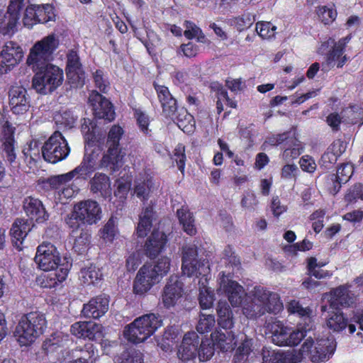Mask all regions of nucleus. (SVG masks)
I'll use <instances>...</instances> for the list:
<instances>
[{
  "label": "nucleus",
  "mask_w": 363,
  "mask_h": 363,
  "mask_svg": "<svg viewBox=\"0 0 363 363\" xmlns=\"http://www.w3.org/2000/svg\"><path fill=\"white\" fill-rule=\"evenodd\" d=\"M350 40V36H347L340 39L335 44L333 49L327 56V63L330 66L337 65V67H342L347 60L346 55H343V51L346 44Z\"/></svg>",
  "instance_id": "c756f323"
},
{
  "label": "nucleus",
  "mask_w": 363,
  "mask_h": 363,
  "mask_svg": "<svg viewBox=\"0 0 363 363\" xmlns=\"http://www.w3.org/2000/svg\"><path fill=\"white\" fill-rule=\"evenodd\" d=\"M172 118L177 121L178 127L184 133H191L194 132L195 128L194 117L186 109L181 108L177 113L175 112Z\"/></svg>",
  "instance_id": "e433bc0d"
},
{
  "label": "nucleus",
  "mask_w": 363,
  "mask_h": 363,
  "mask_svg": "<svg viewBox=\"0 0 363 363\" xmlns=\"http://www.w3.org/2000/svg\"><path fill=\"white\" fill-rule=\"evenodd\" d=\"M335 350L334 338L317 339L315 342L311 337L307 338L301 348L303 358L308 357L313 362H324L330 359Z\"/></svg>",
  "instance_id": "6e6552de"
},
{
  "label": "nucleus",
  "mask_w": 363,
  "mask_h": 363,
  "mask_svg": "<svg viewBox=\"0 0 363 363\" xmlns=\"http://www.w3.org/2000/svg\"><path fill=\"white\" fill-rule=\"evenodd\" d=\"M219 276V291L226 294L232 306H239L245 294L243 287L238 282L229 279L224 272H220Z\"/></svg>",
  "instance_id": "aec40b11"
},
{
  "label": "nucleus",
  "mask_w": 363,
  "mask_h": 363,
  "mask_svg": "<svg viewBox=\"0 0 363 363\" xmlns=\"http://www.w3.org/2000/svg\"><path fill=\"white\" fill-rule=\"evenodd\" d=\"M199 344V335L195 332H189L183 337L177 355L182 361H188L196 357L198 345Z\"/></svg>",
  "instance_id": "412c9836"
},
{
  "label": "nucleus",
  "mask_w": 363,
  "mask_h": 363,
  "mask_svg": "<svg viewBox=\"0 0 363 363\" xmlns=\"http://www.w3.org/2000/svg\"><path fill=\"white\" fill-rule=\"evenodd\" d=\"M357 199L363 200V184H357L349 189L348 192L345 194V199L348 203H353Z\"/></svg>",
  "instance_id": "774afa93"
},
{
  "label": "nucleus",
  "mask_w": 363,
  "mask_h": 363,
  "mask_svg": "<svg viewBox=\"0 0 363 363\" xmlns=\"http://www.w3.org/2000/svg\"><path fill=\"white\" fill-rule=\"evenodd\" d=\"M1 150L7 161L12 164L15 162L16 155L14 147L13 128L8 122L2 127L0 134Z\"/></svg>",
  "instance_id": "5701e85b"
},
{
  "label": "nucleus",
  "mask_w": 363,
  "mask_h": 363,
  "mask_svg": "<svg viewBox=\"0 0 363 363\" xmlns=\"http://www.w3.org/2000/svg\"><path fill=\"white\" fill-rule=\"evenodd\" d=\"M335 310L328 312V314L325 317L326 325L330 330L335 332H340L347 327L348 323L343 313L337 309Z\"/></svg>",
  "instance_id": "4c0bfd02"
},
{
  "label": "nucleus",
  "mask_w": 363,
  "mask_h": 363,
  "mask_svg": "<svg viewBox=\"0 0 363 363\" xmlns=\"http://www.w3.org/2000/svg\"><path fill=\"white\" fill-rule=\"evenodd\" d=\"M153 215V208L150 206H147L142 212L137 228V234L139 237L143 238L147 235L152 226Z\"/></svg>",
  "instance_id": "ea45409f"
},
{
  "label": "nucleus",
  "mask_w": 363,
  "mask_h": 363,
  "mask_svg": "<svg viewBox=\"0 0 363 363\" xmlns=\"http://www.w3.org/2000/svg\"><path fill=\"white\" fill-rule=\"evenodd\" d=\"M197 249L194 245H187L182 248V271L189 277L195 276L199 279V303L202 309L211 308L213 303V291L207 287L210 279V267L206 259H197Z\"/></svg>",
  "instance_id": "f257e3e1"
},
{
  "label": "nucleus",
  "mask_w": 363,
  "mask_h": 363,
  "mask_svg": "<svg viewBox=\"0 0 363 363\" xmlns=\"http://www.w3.org/2000/svg\"><path fill=\"white\" fill-rule=\"evenodd\" d=\"M67 76L69 83L73 87H81L84 84V72L77 52L70 50L67 54Z\"/></svg>",
  "instance_id": "a211bd4d"
},
{
  "label": "nucleus",
  "mask_w": 363,
  "mask_h": 363,
  "mask_svg": "<svg viewBox=\"0 0 363 363\" xmlns=\"http://www.w3.org/2000/svg\"><path fill=\"white\" fill-rule=\"evenodd\" d=\"M116 189L114 191L116 196L125 199L130 188V178L122 177L116 182Z\"/></svg>",
  "instance_id": "13d9d810"
},
{
  "label": "nucleus",
  "mask_w": 363,
  "mask_h": 363,
  "mask_svg": "<svg viewBox=\"0 0 363 363\" xmlns=\"http://www.w3.org/2000/svg\"><path fill=\"white\" fill-rule=\"evenodd\" d=\"M284 145L281 157L286 162H290L297 158L303 152L304 149L301 142L294 137H291Z\"/></svg>",
  "instance_id": "f704fd0d"
},
{
  "label": "nucleus",
  "mask_w": 363,
  "mask_h": 363,
  "mask_svg": "<svg viewBox=\"0 0 363 363\" xmlns=\"http://www.w3.org/2000/svg\"><path fill=\"white\" fill-rule=\"evenodd\" d=\"M184 294V283L177 275H172L164 286L161 301L166 308L175 306L181 302Z\"/></svg>",
  "instance_id": "4468645a"
},
{
  "label": "nucleus",
  "mask_w": 363,
  "mask_h": 363,
  "mask_svg": "<svg viewBox=\"0 0 363 363\" xmlns=\"http://www.w3.org/2000/svg\"><path fill=\"white\" fill-rule=\"evenodd\" d=\"M72 264L65 257L63 263L57 269L50 271V273L44 276L43 286L45 288H53L58 284L64 281L69 272Z\"/></svg>",
  "instance_id": "a878e982"
},
{
  "label": "nucleus",
  "mask_w": 363,
  "mask_h": 363,
  "mask_svg": "<svg viewBox=\"0 0 363 363\" xmlns=\"http://www.w3.org/2000/svg\"><path fill=\"white\" fill-rule=\"evenodd\" d=\"M349 287L347 285H342L330 293L324 294L321 311L328 312V306L332 309H337L339 306H351L355 301V296L350 291Z\"/></svg>",
  "instance_id": "9b49d317"
},
{
  "label": "nucleus",
  "mask_w": 363,
  "mask_h": 363,
  "mask_svg": "<svg viewBox=\"0 0 363 363\" xmlns=\"http://www.w3.org/2000/svg\"><path fill=\"white\" fill-rule=\"evenodd\" d=\"M87 325L88 330L86 331L84 338L92 340H101L103 336L102 325L92 322H87Z\"/></svg>",
  "instance_id": "0e129e2a"
},
{
  "label": "nucleus",
  "mask_w": 363,
  "mask_h": 363,
  "mask_svg": "<svg viewBox=\"0 0 363 363\" xmlns=\"http://www.w3.org/2000/svg\"><path fill=\"white\" fill-rule=\"evenodd\" d=\"M89 101L96 118H102L108 122L115 118V112L111 103L99 93L93 91L89 97Z\"/></svg>",
  "instance_id": "6ab92c4d"
},
{
  "label": "nucleus",
  "mask_w": 363,
  "mask_h": 363,
  "mask_svg": "<svg viewBox=\"0 0 363 363\" xmlns=\"http://www.w3.org/2000/svg\"><path fill=\"white\" fill-rule=\"evenodd\" d=\"M186 158L184 145L178 144L174 150L172 159L177 162L182 173L184 172Z\"/></svg>",
  "instance_id": "052dcab7"
},
{
  "label": "nucleus",
  "mask_w": 363,
  "mask_h": 363,
  "mask_svg": "<svg viewBox=\"0 0 363 363\" xmlns=\"http://www.w3.org/2000/svg\"><path fill=\"white\" fill-rule=\"evenodd\" d=\"M283 309L279 295L267 289L257 286L246 294L242 310L249 319H256L266 313H278Z\"/></svg>",
  "instance_id": "f03ea898"
},
{
  "label": "nucleus",
  "mask_w": 363,
  "mask_h": 363,
  "mask_svg": "<svg viewBox=\"0 0 363 363\" xmlns=\"http://www.w3.org/2000/svg\"><path fill=\"white\" fill-rule=\"evenodd\" d=\"M354 172V167L352 163L342 164L337 171V179L338 182L346 183Z\"/></svg>",
  "instance_id": "680f3d73"
},
{
  "label": "nucleus",
  "mask_w": 363,
  "mask_h": 363,
  "mask_svg": "<svg viewBox=\"0 0 363 363\" xmlns=\"http://www.w3.org/2000/svg\"><path fill=\"white\" fill-rule=\"evenodd\" d=\"M19 16L9 12L7 9L6 13H0V31L4 35H11L14 33Z\"/></svg>",
  "instance_id": "58836bf2"
},
{
  "label": "nucleus",
  "mask_w": 363,
  "mask_h": 363,
  "mask_svg": "<svg viewBox=\"0 0 363 363\" xmlns=\"http://www.w3.org/2000/svg\"><path fill=\"white\" fill-rule=\"evenodd\" d=\"M185 30L184 32V36L188 39L196 38L199 42H204L205 35H203L201 29L198 27L194 23L191 21H185L184 23Z\"/></svg>",
  "instance_id": "603ef678"
},
{
  "label": "nucleus",
  "mask_w": 363,
  "mask_h": 363,
  "mask_svg": "<svg viewBox=\"0 0 363 363\" xmlns=\"http://www.w3.org/2000/svg\"><path fill=\"white\" fill-rule=\"evenodd\" d=\"M59 45L57 37L51 34L36 42L31 48L26 62L33 72L51 65L52 55Z\"/></svg>",
  "instance_id": "39448f33"
},
{
  "label": "nucleus",
  "mask_w": 363,
  "mask_h": 363,
  "mask_svg": "<svg viewBox=\"0 0 363 363\" xmlns=\"http://www.w3.org/2000/svg\"><path fill=\"white\" fill-rule=\"evenodd\" d=\"M124 131L122 127L114 125L108 133L106 146L107 152L100 160V167L109 168L111 172L118 170L123 164L125 152L119 146L120 140Z\"/></svg>",
  "instance_id": "423d86ee"
},
{
  "label": "nucleus",
  "mask_w": 363,
  "mask_h": 363,
  "mask_svg": "<svg viewBox=\"0 0 363 363\" xmlns=\"http://www.w3.org/2000/svg\"><path fill=\"white\" fill-rule=\"evenodd\" d=\"M34 72L32 86L38 93L42 94L52 93L64 82L63 70L54 65H47Z\"/></svg>",
  "instance_id": "0eeeda50"
},
{
  "label": "nucleus",
  "mask_w": 363,
  "mask_h": 363,
  "mask_svg": "<svg viewBox=\"0 0 363 363\" xmlns=\"http://www.w3.org/2000/svg\"><path fill=\"white\" fill-rule=\"evenodd\" d=\"M97 169L110 170L109 168L100 167L99 150H92L90 152L86 150L81 163L73 170L65 173V174L69 182L75 177L78 179L86 180Z\"/></svg>",
  "instance_id": "f8f14e48"
},
{
  "label": "nucleus",
  "mask_w": 363,
  "mask_h": 363,
  "mask_svg": "<svg viewBox=\"0 0 363 363\" xmlns=\"http://www.w3.org/2000/svg\"><path fill=\"white\" fill-rule=\"evenodd\" d=\"M90 190L93 193H100L105 199L111 196L110 178L104 173H96L90 179Z\"/></svg>",
  "instance_id": "c85d7f7f"
},
{
  "label": "nucleus",
  "mask_w": 363,
  "mask_h": 363,
  "mask_svg": "<svg viewBox=\"0 0 363 363\" xmlns=\"http://www.w3.org/2000/svg\"><path fill=\"white\" fill-rule=\"evenodd\" d=\"M118 233L116 218L111 217L101 230V238L106 241H113Z\"/></svg>",
  "instance_id": "6e6d98bb"
},
{
  "label": "nucleus",
  "mask_w": 363,
  "mask_h": 363,
  "mask_svg": "<svg viewBox=\"0 0 363 363\" xmlns=\"http://www.w3.org/2000/svg\"><path fill=\"white\" fill-rule=\"evenodd\" d=\"M252 340L245 339L238 346L234 355L235 362H241L247 359L248 355L252 351Z\"/></svg>",
  "instance_id": "864d4df0"
},
{
  "label": "nucleus",
  "mask_w": 363,
  "mask_h": 363,
  "mask_svg": "<svg viewBox=\"0 0 363 363\" xmlns=\"http://www.w3.org/2000/svg\"><path fill=\"white\" fill-rule=\"evenodd\" d=\"M343 122L355 124L363 120V109L358 106H352L342 111Z\"/></svg>",
  "instance_id": "de8ad7c7"
},
{
  "label": "nucleus",
  "mask_w": 363,
  "mask_h": 363,
  "mask_svg": "<svg viewBox=\"0 0 363 363\" xmlns=\"http://www.w3.org/2000/svg\"><path fill=\"white\" fill-rule=\"evenodd\" d=\"M101 217L102 210L99 203L88 199L74 205L73 212L67 223L71 227H74V220L80 221L83 224L93 225L98 223Z\"/></svg>",
  "instance_id": "1a4fd4ad"
},
{
  "label": "nucleus",
  "mask_w": 363,
  "mask_h": 363,
  "mask_svg": "<svg viewBox=\"0 0 363 363\" xmlns=\"http://www.w3.org/2000/svg\"><path fill=\"white\" fill-rule=\"evenodd\" d=\"M177 216L184 230L189 235L196 233L194 218L193 214L186 208H181L177 210Z\"/></svg>",
  "instance_id": "37998d69"
},
{
  "label": "nucleus",
  "mask_w": 363,
  "mask_h": 363,
  "mask_svg": "<svg viewBox=\"0 0 363 363\" xmlns=\"http://www.w3.org/2000/svg\"><path fill=\"white\" fill-rule=\"evenodd\" d=\"M215 323V318L213 315L201 313L196 330L201 334L208 333L214 327Z\"/></svg>",
  "instance_id": "bf43d9fd"
},
{
  "label": "nucleus",
  "mask_w": 363,
  "mask_h": 363,
  "mask_svg": "<svg viewBox=\"0 0 363 363\" xmlns=\"http://www.w3.org/2000/svg\"><path fill=\"white\" fill-rule=\"evenodd\" d=\"M77 118L72 111L65 110L56 113L54 120L59 128L69 129L74 127Z\"/></svg>",
  "instance_id": "a18cd8bd"
},
{
  "label": "nucleus",
  "mask_w": 363,
  "mask_h": 363,
  "mask_svg": "<svg viewBox=\"0 0 363 363\" xmlns=\"http://www.w3.org/2000/svg\"><path fill=\"white\" fill-rule=\"evenodd\" d=\"M316 258L315 257H310L308 259V275L313 276L316 279H323L328 277H330L331 274L327 271H324L320 268H315Z\"/></svg>",
  "instance_id": "e2e57ef3"
},
{
  "label": "nucleus",
  "mask_w": 363,
  "mask_h": 363,
  "mask_svg": "<svg viewBox=\"0 0 363 363\" xmlns=\"http://www.w3.org/2000/svg\"><path fill=\"white\" fill-rule=\"evenodd\" d=\"M116 363H143V358L136 351L125 352L117 359Z\"/></svg>",
  "instance_id": "338daca9"
},
{
  "label": "nucleus",
  "mask_w": 363,
  "mask_h": 363,
  "mask_svg": "<svg viewBox=\"0 0 363 363\" xmlns=\"http://www.w3.org/2000/svg\"><path fill=\"white\" fill-rule=\"evenodd\" d=\"M212 341L206 339L202 340L199 348L198 349L197 354L199 360L206 362L210 359L214 354V346Z\"/></svg>",
  "instance_id": "5fc2aeb1"
},
{
  "label": "nucleus",
  "mask_w": 363,
  "mask_h": 363,
  "mask_svg": "<svg viewBox=\"0 0 363 363\" xmlns=\"http://www.w3.org/2000/svg\"><path fill=\"white\" fill-rule=\"evenodd\" d=\"M35 262L43 271H52L63 263L55 246L47 242L38 247Z\"/></svg>",
  "instance_id": "ddd939ff"
},
{
  "label": "nucleus",
  "mask_w": 363,
  "mask_h": 363,
  "mask_svg": "<svg viewBox=\"0 0 363 363\" xmlns=\"http://www.w3.org/2000/svg\"><path fill=\"white\" fill-rule=\"evenodd\" d=\"M102 279V273L94 264H90L81 269L79 279L85 286L95 285Z\"/></svg>",
  "instance_id": "473e14b6"
},
{
  "label": "nucleus",
  "mask_w": 363,
  "mask_h": 363,
  "mask_svg": "<svg viewBox=\"0 0 363 363\" xmlns=\"http://www.w3.org/2000/svg\"><path fill=\"white\" fill-rule=\"evenodd\" d=\"M23 57L21 48L13 41L5 43L0 54V73L6 74L17 65Z\"/></svg>",
  "instance_id": "2eb2a0df"
},
{
  "label": "nucleus",
  "mask_w": 363,
  "mask_h": 363,
  "mask_svg": "<svg viewBox=\"0 0 363 363\" xmlns=\"http://www.w3.org/2000/svg\"><path fill=\"white\" fill-rule=\"evenodd\" d=\"M171 266V259L167 256L159 258L154 264H152V269L157 274L156 275L161 280L169 272Z\"/></svg>",
  "instance_id": "3c124183"
},
{
  "label": "nucleus",
  "mask_w": 363,
  "mask_h": 363,
  "mask_svg": "<svg viewBox=\"0 0 363 363\" xmlns=\"http://www.w3.org/2000/svg\"><path fill=\"white\" fill-rule=\"evenodd\" d=\"M9 106L14 114L23 115L30 107V98L26 88L15 85L11 87L9 92Z\"/></svg>",
  "instance_id": "f3484780"
},
{
  "label": "nucleus",
  "mask_w": 363,
  "mask_h": 363,
  "mask_svg": "<svg viewBox=\"0 0 363 363\" xmlns=\"http://www.w3.org/2000/svg\"><path fill=\"white\" fill-rule=\"evenodd\" d=\"M76 352H79L76 356L77 359L84 363H95L99 355L98 351L92 343H86L83 347H77Z\"/></svg>",
  "instance_id": "79ce46f5"
},
{
  "label": "nucleus",
  "mask_w": 363,
  "mask_h": 363,
  "mask_svg": "<svg viewBox=\"0 0 363 363\" xmlns=\"http://www.w3.org/2000/svg\"><path fill=\"white\" fill-rule=\"evenodd\" d=\"M312 329V324L309 323H304L298 325L297 329L291 332L287 336L286 343L285 346H294L297 345L301 340L306 335L308 331Z\"/></svg>",
  "instance_id": "c03bdc74"
},
{
  "label": "nucleus",
  "mask_w": 363,
  "mask_h": 363,
  "mask_svg": "<svg viewBox=\"0 0 363 363\" xmlns=\"http://www.w3.org/2000/svg\"><path fill=\"white\" fill-rule=\"evenodd\" d=\"M47 327V320L43 313L30 312L20 319L14 335L21 345H28L33 342L42 335Z\"/></svg>",
  "instance_id": "7ed1b4c3"
},
{
  "label": "nucleus",
  "mask_w": 363,
  "mask_h": 363,
  "mask_svg": "<svg viewBox=\"0 0 363 363\" xmlns=\"http://www.w3.org/2000/svg\"><path fill=\"white\" fill-rule=\"evenodd\" d=\"M211 341L213 345L223 352L231 351L235 345V335L230 331L223 333L218 330L213 333Z\"/></svg>",
  "instance_id": "7c9ffc66"
},
{
  "label": "nucleus",
  "mask_w": 363,
  "mask_h": 363,
  "mask_svg": "<svg viewBox=\"0 0 363 363\" xmlns=\"http://www.w3.org/2000/svg\"><path fill=\"white\" fill-rule=\"evenodd\" d=\"M218 322L220 327L230 329L233 325V313L225 302H220L218 306Z\"/></svg>",
  "instance_id": "a19ab883"
},
{
  "label": "nucleus",
  "mask_w": 363,
  "mask_h": 363,
  "mask_svg": "<svg viewBox=\"0 0 363 363\" xmlns=\"http://www.w3.org/2000/svg\"><path fill=\"white\" fill-rule=\"evenodd\" d=\"M289 313L291 314H297L303 318L304 323H311V310L306 307L303 308L298 301L293 300L290 301L287 306Z\"/></svg>",
  "instance_id": "8fccbe9b"
},
{
  "label": "nucleus",
  "mask_w": 363,
  "mask_h": 363,
  "mask_svg": "<svg viewBox=\"0 0 363 363\" xmlns=\"http://www.w3.org/2000/svg\"><path fill=\"white\" fill-rule=\"evenodd\" d=\"M277 27L270 22H258L256 24V31L263 39H269L274 36Z\"/></svg>",
  "instance_id": "4d7b16f0"
},
{
  "label": "nucleus",
  "mask_w": 363,
  "mask_h": 363,
  "mask_svg": "<svg viewBox=\"0 0 363 363\" xmlns=\"http://www.w3.org/2000/svg\"><path fill=\"white\" fill-rule=\"evenodd\" d=\"M68 341V335H65L61 332H57L44 341L43 349L45 352L48 354L55 352L57 349L66 345Z\"/></svg>",
  "instance_id": "c9c22d12"
},
{
  "label": "nucleus",
  "mask_w": 363,
  "mask_h": 363,
  "mask_svg": "<svg viewBox=\"0 0 363 363\" xmlns=\"http://www.w3.org/2000/svg\"><path fill=\"white\" fill-rule=\"evenodd\" d=\"M267 329L272 334V342L279 346H285L290 328L277 319L267 323Z\"/></svg>",
  "instance_id": "cd10ccee"
},
{
  "label": "nucleus",
  "mask_w": 363,
  "mask_h": 363,
  "mask_svg": "<svg viewBox=\"0 0 363 363\" xmlns=\"http://www.w3.org/2000/svg\"><path fill=\"white\" fill-rule=\"evenodd\" d=\"M109 308V300L105 295L91 298L84 304L82 309L84 316L86 318H99L103 316Z\"/></svg>",
  "instance_id": "4be33fe9"
},
{
  "label": "nucleus",
  "mask_w": 363,
  "mask_h": 363,
  "mask_svg": "<svg viewBox=\"0 0 363 363\" xmlns=\"http://www.w3.org/2000/svg\"><path fill=\"white\" fill-rule=\"evenodd\" d=\"M70 149L67 140L59 131H55L42 147L43 158L52 164L67 158Z\"/></svg>",
  "instance_id": "9d476101"
},
{
  "label": "nucleus",
  "mask_w": 363,
  "mask_h": 363,
  "mask_svg": "<svg viewBox=\"0 0 363 363\" xmlns=\"http://www.w3.org/2000/svg\"><path fill=\"white\" fill-rule=\"evenodd\" d=\"M30 231L29 224L25 219H17L12 225L10 234L13 245L18 250H21L24 238Z\"/></svg>",
  "instance_id": "2f4dec72"
},
{
  "label": "nucleus",
  "mask_w": 363,
  "mask_h": 363,
  "mask_svg": "<svg viewBox=\"0 0 363 363\" xmlns=\"http://www.w3.org/2000/svg\"><path fill=\"white\" fill-rule=\"evenodd\" d=\"M156 272L152 269V264H144L138 272L133 284L134 293L143 295L151 288L160 281L156 275Z\"/></svg>",
  "instance_id": "dca6fc26"
},
{
  "label": "nucleus",
  "mask_w": 363,
  "mask_h": 363,
  "mask_svg": "<svg viewBox=\"0 0 363 363\" xmlns=\"http://www.w3.org/2000/svg\"><path fill=\"white\" fill-rule=\"evenodd\" d=\"M154 191V182L151 177L145 176L135 179L134 194L143 201H147Z\"/></svg>",
  "instance_id": "72a5a7b5"
},
{
  "label": "nucleus",
  "mask_w": 363,
  "mask_h": 363,
  "mask_svg": "<svg viewBox=\"0 0 363 363\" xmlns=\"http://www.w3.org/2000/svg\"><path fill=\"white\" fill-rule=\"evenodd\" d=\"M161 318L154 313H148L136 318L125 328V338L134 344L145 341L162 326Z\"/></svg>",
  "instance_id": "20e7f679"
},
{
  "label": "nucleus",
  "mask_w": 363,
  "mask_h": 363,
  "mask_svg": "<svg viewBox=\"0 0 363 363\" xmlns=\"http://www.w3.org/2000/svg\"><path fill=\"white\" fill-rule=\"evenodd\" d=\"M27 216L37 223H44L48 219L49 215L46 212L40 200L33 197H28L23 205Z\"/></svg>",
  "instance_id": "393cba45"
},
{
  "label": "nucleus",
  "mask_w": 363,
  "mask_h": 363,
  "mask_svg": "<svg viewBox=\"0 0 363 363\" xmlns=\"http://www.w3.org/2000/svg\"><path fill=\"white\" fill-rule=\"evenodd\" d=\"M317 14L320 20L325 24H328L333 22L337 16L335 11L325 6L319 7L317 11Z\"/></svg>",
  "instance_id": "69168bd1"
},
{
  "label": "nucleus",
  "mask_w": 363,
  "mask_h": 363,
  "mask_svg": "<svg viewBox=\"0 0 363 363\" xmlns=\"http://www.w3.org/2000/svg\"><path fill=\"white\" fill-rule=\"evenodd\" d=\"M38 23H47L49 21H55L56 14L54 8L50 4L35 5Z\"/></svg>",
  "instance_id": "09e8293b"
},
{
  "label": "nucleus",
  "mask_w": 363,
  "mask_h": 363,
  "mask_svg": "<svg viewBox=\"0 0 363 363\" xmlns=\"http://www.w3.org/2000/svg\"><path fill=\"white\" fill-rule=\"evenodd\" d=\"M167 242V235L159 230H154L145 245V251L147 257L155 258L165 248Z\"/></svg>",
  "instance_id": "b1692460"
},
{
  "label": "nucleus",
  "mask_w": 363,
  "mask_h": 363,
  "mask_svg": "<svg viewBox=\"0 0 363 363\" xmlns=\"http://www.w3.org/2000/svg\"><path fill=\"white\" fill-rule=\"evenodd\" d=\"M155 88L164 114L167 117H172L177 109L176 99L172 96L167 86L155 84Z\"/></svg>",
  "instance_id": "bb28decb"
},
{
  "label": "nucleus",
  "mask_w": 363,
  "mask_h": 363,
  "mask_svg": "<svg viewBox=\"0 0 363 363\" xmlns=\"http://www.w3.org/2000/svg\"><path fill=\"white\" fill-rule=\"evenodd\" d=\"M69 182L65 174L50 177L39 181L40 186L45 191L57 189Z\"/></svg>",
  "instance_id": "49530a36"
}]
</instances>
